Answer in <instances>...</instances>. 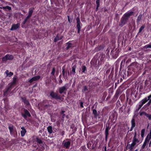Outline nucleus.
I'll return each mask as SVG.
<instances>
[{
    "instance_id": "nucleus-54",
    "label": "nucleus",
    "mask_w": 151,
    "mask_h": 151,
    "mask_svg": "<svg viewBox=\"0 0 151 151\" xmlns=\"http://www.w3.org/2000/svg\"><path fill=\"white\" fill-rule=\"evenodd\" d=\"M110 50V48H108L106 50V55L109 54Z\"/></svg>"
},
{
    "instance_id": "nucleus-7",
    "label": "nucleus",
    "mask_w": 151,
    "mask_h": 151,
    "mask_svg": "<svg viewBox=\"0 0 151 151\" xmlns=\"http://www.w3.org/2000/svg\"><path fill=\"white\" fill-rule=\"evenodd\" d=\"M76 20L77 24L76 27L78 29V33H80L82 24L80 21L79 16L76 18Z\"/></svg>"
},
{
    "instance_id": "nucleus-47",
    "label": "nucleus",
    "mask_w": 151,
    "mask_h": 151,
    "mask_svg": "<svg viewBox=\"0 0 151 151\" xmlns=\"http://www.w3.org/2000/svg\"><path fill=\"white\" fill-rule=\"evenodd\" d=\"M145 98V99H146L147 101L148 100H150V101H151V94L147 97H146Z\"/></svg>"
},
{
    "instance_id": "nucleus-3",
    "label": "nucleus",
    "mask_w": 151,
    "mask_h": 151,
    "mask_svg": "<svg viewBox=\"0 0 151 151\" xmlns=\"http://www.w3.org/2000/svg\"><path fill=\"white\" fill-rule=\"evenodd\" d=\"M41 106L44 110L48 109L51 106V101L47 100H43L41 104Z\"/></svg>"
},
{
    "instance_id": "nucleus-5",
    "label": "nucleus",
    "mask_w": 151,
    "mask_h": 151,
    "mask_svg": "<svg viewBox=\"0 0 151 151\" xmlns=\"http://www.w3.org/2000/svg\"><path fill=\"white\" fill-rule=\"evenodd\" d=\"M22 110L23 112L21 113V115L24 119L26 120L27 117H30L31 116L30 113L27 109L23 108Z\"/></svg>"
},
{
    "instance_id": "nucleus-58",
    "label": "nucleus",
    "mask_w": 151,
    "mask_h": 151,
    "mask_svg": "<svg viewBox=\"0 0 151 151\" xmlns=\"http://www.w3.org/2000/svg\"><path fill=\"white\" fill-rule=\"evenodd\" d=\"M131 62V59H128V60L126 62V64L127 65L129 63Z\"/></svg>"
},
{
    "instance_id": "nucleus-44",
    "label": "nucleus",
    "mask_w": 151,
    "mask_h": 151,
    "mask_svg": "<svg viewBox=\"0 0 151 151\" xmlns=\"http://www.w3.org/2000/svg\"><path fill=\"white\" fill-rule=\"evenodd\" d=\"M35 81H37L40 78V76L39 75L33 77Z\"/></svg>"
},
{
    "instance_id": "nucleus-14",
    "label": "nucleus",
    "mask_w": 151,
    "mask_h": 151,
    "mask_svg": "<svg viewBox=\"0 0 151 151\" xmlns=\"http://www.w3.org/2000/svg\"><path fill=\"white\" fill-rule=\"evenodd\" d=\"M105 47V45L104 44H102L99 46L96 47L95 50L96 51H99L100 50H103Z\"/></svg>"
},
{
    "instance_id": "nucleus-60",
    "label": "nucleus",
    "mask_w": 151,
    "mask_h": 151,
    "mask_svg": "<svg viewBox=\"0 0 151 151\" xmlns=\"http://www.w3.org/2000/svg\"><path fill=\"white\" fill-rule=\"evenodd\" d=\"M107 92H104L103 93V97H104L105 98L106 97V96H107Z\"/></svg>"
},
{
    "instance_id": "nucleus-43",
    "label": "nucleus",
    "mask_w": 151,
    "mask_h": 151,
    "mask_svg": "<svg viewBox=\"0 0 151 151\" xmlns=\"http://www.w3.org/2000/svg\"><path fill=\"white\" fill-rule=\"evenodd\" d=\"M59 40V37L58 34H57L55 38L54 41L55 42H57L58 40Z\"/></svg>"
},
{
    "instance_id": "nucleus-28",
    "label": "nucleus",
    "mask_w": 151,
    "mask_h": 151,
    "mask_svg": "<svg viewBox=\"0 0 151 151\" xmlns=\"http://www.w3.org/2000/svg\"><path fill=\"white\" fill-rule=\"evenodd\" d=\"M47 129L49 134H51L53 132L52 127V126H48L47 128Z\"/></svg>"
},
{
    "instance_id": "nucleus-37",
    "label": "nucleus",
    "mask_w": 151,
    "mask_h": 151,
    "mask_svg": "<svg viewBox=\"0 0 151 151\" xmlns=\"http://www.w3.org/2000/svg\"><path fill=\"white\" fill-rule=\"evenodd\" d=\"M123 81V79L122 78H121L120 80H117V82L115 83V88H116L117 86V85L119 84V83L122 82Z\"/></svg>"
},
{
    "instance_id": "nucleus-41",
    "label": "nucleus",
    "mask_w": 151,
    "mask_h": 151,
    "mask_svg": "<svg viewBox=\"0 0 151 151\" xmlns=\"http://www.w3.org/2000/svg\"><path fill=\"white\" fill-rule=\"evenodd\" d=\"M62 74H63V76L64 77L65 76H67V72H65V69H64V67H62Z\"/></svg>"
},
{
    "instance_id": "nucleus-40",
    "label": "nucleus",
    "mask_w": 151,
    "mask_h": 151,
    "mask_svg": "<svg viewBox=\"0 0 151 151\" xmlns=\"http://www.w3.org/2000/svg\"><path fill=\"white\" fill-rule=\"evenodd\" d=\"M142 15H139L138 17L137 18V23H138L142 19Z\"/></svg>"
},
{
    "instance_id": "nucleus-19",
    "label": "nucleus",
    "mask_w": 151,
    "mask_h": 151,
    "mask_svg": "<svg viewBox=\"0 0 151 151\" xmlns=\"http://www.w3.org/2000/svg\"><path fill=\"white\" fill-rule=\"evenodd\" d=\"M17 82V78L16 77H14L13 78V81L11 83H9L8 84V85H10L12 87H13V86L16 84Z\"/></svg>"
},
{
    "instance_id": "nucleus-34",
    "label": "nucleus",
    "mask_w": 151,
    "mask_h": 151,
    "mask_svg": "<svg viewBox=\"0 0 151 151\" xmlns=\"http://www.w3.org/2000/svg\"><path fill=\"white\" fill-rule=\"evenodd\" d=\"M30 18V17H29L28 16H27L26 17L25 19H24V20L23 22L22 23V26L23 25H24V24H25L26 22H27V20L28 19H29Z\"/></svg>"
},
{
    "instance_id": "nucleus-57",
    "label": "nucleus",
    "mask_w": 151,
    "mask_h": 151,
    "mask_svg": "<svg viewBox=\"0 0 151 151\" xmlns=\"http://www.w3.org/2000/svg\"><path fill=\"white\" fill-rule=\"evenodd\" d=\"M34 81H35L34 80V78L33 77L29 81V82L30 83H32Z\"/></svg>"
},
{
    "instance_id": "nucleus-56",
    "label": "nucleus",
    "mask_w": 151,
    "mask_h": 151,
    "mask_svg": "<svg viewBox=\"0 0 151 151\" xmlns=\"http://www.w3.org/2000/svg\"><path fill=\"white\" fill-rule=\"evenodd\" d=\"M80 104L81 108H83L84 107L83 105V102L82 101H81L80 103Z\"/></svg>"
},
{
    "instance_id": "nucleus-42",
    "label": "nucleus",
    "mask_w": 151,
    "mask_h": 151,
    "mask_svg": "<svg viewBox=\"0 0 151 151\" xmlns=\"http://www.w3.org/2000/svg\"><path fill=\"white\" fill-rule=\"evenodd\" d=\"M8 128L9 130L10 133L11 134H12L13 131V127L12 126V127L9 126Z\"/></svg>"
},
{
    "instance_id": "nucleus-45",
    "label": "nucleus",
    "mask_w": 151,
    "mask_h": 151,
    "mask_svg": "<svg viewBox=\"0 0 151 151\" xmlns=\"http://www.w3.org/2000/svg\"><path fill=\"white\" fill-rule=\"evenodd\" d=\"M88 90V87L86 86L83 87V88L82 89V92H83Z\"/></svg>"
},
{
    "instance_id": "nucleus-1",
    "label": "nucleus",
    "mask_w": 151,
    "mask_h": 151,
    "mask_svg": "<svg viewBox=\"0 0 151 151\" xmlns=\"http://www.w3.org/2000/svg\"><path fill=\"white\" fill-rule=\"evenodd\" d=\"M134 12L132 11H129L125 13L122 17L119 25L121 27L124 26L126 23L131 16L133 15Z\"/></svg>"
},
{
    "instance_id": "nucleus-52",
    "label": "nucleus",
    "mask_w": 151,
    "mask_h": 151,
    "mask_svg": "<svg viewBox=\"0 0 151 151\" xmlns=\"http://www.w3.org/2000/svg\"><path fill=\"white\" fill-rule=\"evenodd\" d=\"M147 114L146 116L148 118V119L150 120H151V114H148L147 113Z\"/></svg>"
},
{
    "instance_id": "nucleus-18",
    "label": "nucleus",
    "mask_w": 151,
    "mask_h": 151,
    "mask_svg": "<svg viewBox=\"0 0 151 151\" xmlns=\"http://www.w3.org/2000/svg\"><path fill=\"white\" fill-rule=\"evenodd\" d=\"M120 91L119 90H117L115 95L114 96V99L116 100L117 99L119 95L120 94Z\"/></svg>"
},
{
    "instance_id": "nucleus-12",
    "label": "nucleus",
    "mask_w": 151,
    "mask_h": 151,
    "mask_svg": "<svg viewBox=\"0 0 151 151\" xmlns=\"http://www.w3.org/2000/svg\"><path fill=\"white\" fill-rule=\"evenodd\" d=\"M150 140L148 139V137H146L143 145L141 147V149H143L145 148L146 146L147 147Z\"/></svg>"
},
{
    "instance_id": "nucleus-55",
    "label": "nucleus",
    "mask_w": 151,
    "mask_h": 151,
    "mask_svg": "<svg viewBox=\"0 0 151 151\" xmlns=\"http://www.w3.org/2000/svg\"><path fill=\"white\" fill-rule=\"evenodd\" d=\"M86 148L85 146H82L81 147V151H85Z\"/></svg>"
},
{
    "instance_id": "nucleus-26",
    "label": "nucleus",
    "mask_w": 151,
    "mask_h": 151,
    "mask_svg": "<svg viewBox=\"0 0 151 151\" xmlns=\"http://www.w3.org/2000/svg\"><path fill=\"white\" fill-rule=\"evenodd\" d=\"M81 68L82 70L81 73L82 74L83 73H86L87 72L86 67L85 65H83L81 66Z\"/></svg>"
},
{
    "instance_id": "nucleus-9",
    "label": "nucleus",
    "mask_w": 151,
    "mask_h": 151,
    "mask_svg": "<svg viewBox=\"0 0 151 151\" xmlns=\"http://www.w3.org/2000/svg\"><path fill=\"white\" fill-rule=\"evenodd\" d=\"M14 56L13 55H11L7 54L4 57L2 58V61L3 62L6 61L7 60H12Z\"/></svg>"
},
{
    "instance_id": "nucleus-50",
    "label": "nucleus",
    "mask_w": 151,
    "mask_h": 151,
    "mask_svg": "<svg viewBox=\"0 0 151 151\" xmlns=\"http://www.w3.org/2000/svg\"><path fill=\"white\" fill-rule=\"evenodd\" d=\"M146 137H148V139L150 140L151 139V131H150L149 134H148Z\"/></svg>"
},
{
    "instance_id": "nucleus-10",
    "label": "nucleus",
    "mask_w": 151,
    "mask_h": 151,
    "mask_svg": "<svg viewBox=\"0 0 151 151\" xmlns=\"http://www.w3.org/2000/svg\"><path fill=\"white\" fill-rule=\"evenodd\" d=\"M8 86L7 88H6L4 91V96L6 97L8 95V92H10L12 88V87L10 85H8Z\"/></svg>"
},
{
    "instance_id": "nucleus-59",
    "label": "nucleus",
    "mask_w": 151,
    "mask_h": 151,
    "mask_svg": "<svg viewBox=\"0 0 151 151\" xmlns=\"http://www.w3.org/2000/svg\"><path fill=\"white\" fill-rule=\"evenodd\" d=\"M111 129V127H110L109 126L106 125L105 128V130H109Z\"/></svg>"
},
{
    "instance_id": "nucleus-53",
    "label": "nucleus",
    "mask_w": 151,
    "mask_h": 151,
    "mask_svg": "<svg viewBox=\"0 0 151 151\" xmlns=\"http://www.w3.org/2000/svg\"><path fill=\"white\" fill-rule=\"evenodd\" d=\"M109 131L108 130H105V136H108L109 134Z\"/></svg>"
},
{
    "instance_id": "nucleus-35",
    "label": "nucleus",
    "mask_w": 151,
    "mask_h": 151,
    "mask_svg": "<svg viewBox=\"0 0 151 151\" xmlns=\"http://www.w3.org/2000/svg\"><path fill=\"white\" fill-rule=\"evenodd\" d=\"M145 132V129H142L141 132V136L142 138V140L144 138V134Z\"/></svg>"
},
{
    "instance_id": "nucleus-25",
    "label": "nucleus",
    "mask_w": 151,
    "mask_h": 151,
    "mask_svg": "<svg viewBox=\"0 0 151 151\" xmlns=\"http://www.w3.org/2000/svg\"><path fill=\"white\" fill-rule=\"evenodd\" d=\"M76 65H73L72 67V70L70 72V73L73 75H75L76 73Z\"/></svg>"
},
{
    "instance_id": "nucleus-31",
    "label": "nucleus",
    "mask_w": 151,
    "mask_h": 151,
    "mask_svg": "<svg viewBox=\"0 0 151 151\" xmlns=\"http://www.w3.org/2000/svg\"><path fill=\"white\" fill-rule=\"evenodd\" d=\"M126 61V59H124L123 60L121 63V65L120 66V69H121L122 68H123L124 66L125 63Z\"/></svg>"
},
{
    "instance_id": "nucleus-51",
    "label": "nucleus",
    "mask_w": 151,
    "mask_h": 151,
    "mask_svg": "<svg viewBox=\"0 0 151 151\" xmlns=\"http://www.w3.org/2000/svg\"><path fill=\"white\" fill-rule=\"evenodd\" d=\"M146 115H147V113L145 111H142V112H141L140 114V116H142L143 115H145V116H146Z\"/></svg>"
},
{
    "instance_id": "nucleus-27",
    "label": "nucleus",
    "mask_w": 151,
    "mask_h": 151,
    "mask_svg": "<svg viewBox=\"0 0 151 151\" xmlns=\"http://www.w3.org/2000/svg\"><path fill=\"white\" fill-rule=\"evenodd\" d=\"M65 112V111H62L60 112V116L61 117L62 120H64V119L65 116V114H64Z\"/></svg>"
},
{
    "instance_id": "nucleus-15",
    "label": "nucleus",
    "mask_w": 151,
    "mask_h": 151,
    "mask_svg": "<svg viewBox=\"0 0 151 151\" xmlns=\"http://www.w3.org/2000/svg\"><path fill=\"white\" fill-rule=\"evenodd\" d=\"M140 141L139 139H138L137 137H133V140H132V143L134 146H135L136 144L137 143H138Z\"/></svg>"
},
{
    "instance_id": "nucleus-32",
    "label": "nucleus",
    "mask_w": 151,
    "mask_h": 151,
    "mask_svg": "<svg viewBox=\"0 0 151 151\" xmlns=\"http://www.w3.org/2000/svg\"><path fill=\"white\" fill-rule=\"evenodd\" d=\"M100 55L99 57V58L101 61H102L104 58H105V55L103 53H101L100 54Z\"/></svg>"
},
{
    "instance_id": "nucleus-46",
    "label": "nucleus",
    "mask_w": 151,
    "mask_h": 151,
    "mask_svg": "<svg viewBox=\"0 0 151 151\" xmlns=\"http://www.w3.org/2000/svg\"><path fill=\"white\" fill-rule=\"evenodd\" d=\"M145 25H142L139 28V31L138 32V33H141L142 31L143 30V29L145 28Z\"/></svg>"
},
{
    "instance_id": "nucleus-64",
    "label": "nucleus",
    "mask_w": 151,
    "mask_h": 151,
    "mask_svg": "<svg viewBox=\"0 0 151 151\" xmlns=\"http://www.w3.org/2000/svg\"><path fill=\"white\" fill-rule=\"evenodd\" d=\"M68 21L70 22V23L71 22H72V21H71L70 19V17H69V16H68Z\"/></svg>"
},
{
    "instance_id": "nucleus-24",
    "label": "nucleus",
    "mask_w": 151,
    "mask_h": 151,
    "mask_svg": "<svg viewBox=\"0 0 151 151\" xmlns=\"http://www.w3.org/2000/svg\"><path fill=\"white\" fill-rule=\"evenodd\" d=\"M70 128L72 129V134H73L75 133L76 131L77 128L73 124H72L70 126Z\"/></svg>"
},
{
    "instance_id": "nucleus-6",
    "label": "nucleus",
    "mask_w": 151,
    "mask_h": 151,
    "mask_svg": "<svg viewBox=\"0 0 151 151\" xmlns=\"http://www.w3.org/2000/svg\"><path fill=\"white\" fill-rule=\"evenodd\" d=\"M50 96L51 97L52 99H55L56 100H61V97L60 95L55 92L54 91L50 92Z\"/></svg>"
},
{
    "instance_id": "nucleus-13",
    "label": "nucleus",
    "mask_w": 151,
    "mask_h": 151,
    "mask_svg": "<svg viewBox=\"0 0 151 151\" xmlns=\"http://www.w3.org/2000/svg\"><path fill=\"white\" fill-rule=\"evenodd\" d=\"M68 88L66 87L65 86H64L59 88V92L60 93L62 94L63 93L65 94L66 91L67 90Z\"/></svg>"
},
{
    "instance_id": "nucleus-4",
    "label": "nucleus",
    "mask_w": 151,
    "mask_h": 151,
    "mask_svg": "<svg viewBox=\"0 0 151 151\" xmlns=\"http://www.w3.org/2000/svg\"><path fill=\"white\" fill-rule=\"evenodd\" d=\"M121 49L119 48L113 49L110 53V55L113 58L116 59L119 56Z\"/></svg>"
},
{
    "instance_id": "nucleus-17",
    "label": "nucleus",
    "mask_w": 151,
    "mask_h": 151,
    "mask_svg": "<svg viewBox=\"0 0 151 151\" xmlns=\"http://www.w3.org/2000/svg\"><path fill=\"white\" fill-rule=\"evenodd\" d=\"M134 146L132 143L130 145L127 144L126 147V150L129 149L131 151L133 150Z\"/></svg>"
},
{
    "instance_id": "nucleus-48",
    "label": "nucleus",
    "mask_w": 151,
    "mask_h": 151,
    "mask_svg": "<svg viewBox=\"0 0 151 151\" xmlns=\"http://www.w3.org/2000/svg\"><path fill=\"white\" fill-rule=\"evenodd\" d=\"M145 47L146 49L148 48H151V43H150L149 44L145 45Z\"/></svg>"
},
{
    "instance_id": "nucleus-33",
    "label": "nucleus",
    "mask_w": 151,
    "mask_h": 151,
    "mask_svg": "<svg viewBox=\"0 0 151 151\" xmlns=\"http://www.w3.org/2000/svg\"><path fill=\"white\" fill-rule=\"evenodd\" d=\"M33 12V9L32 8H30L29 10L28 14L27 16L30 17L32 15Z\"/></svg>"
},
{
    "instance_id": "nucleus-38",
    "label": "nucleus",
    "mask_w": 151,
    "mask_h": 151,
    "mask_svg": "<svg viewBox=\"0 0 151 151\" xmlns=\"http://www.w3.org/2000/svg\"><path fill=\"white\" fill-rule=\"evenodd\" d=\"M131 126L132 127H134L135 126V119L134 118H132L131 120Z\"/></svg>"
},
{
    "instance_id": "nucleus-49",
    "label": "nucleus",
    "mask_w": 151,
    "mask_h": 151,
    "mask_svg": "<svg viewBox=\"0 0 151 151\" xmlns=\"http://www.w3.org/2000/svg\"><path fill=\"white\" fill-rule=\"evenodd\" d=\"M55 68L54 67L52 69V71L51 73V74L53 76H54L55 75Z\"/></svg>"
},
{
    "instance_id": "nucleus-20",
    "label": "nucleus",
    "mask_w": 151,
    "mask_h": 151,
    "mask_svg": "<svg viewBox=\"0 0 151 151\" xmlns=\"http://www.w3.org/2000/svg\"><path fill=\"white\" fill-rule=\"evenodd\" d=\"M92 113L93 114L94 118L96 119L97 116L99 115V113L97 114L96 110L95 109H93L92 110Z\"/></svg>"
},
{
    "instance_id": "nucleus-22",
    "label": "nucleus",
    "mask_w": 151,
    "mask_h": 151,
    "mask_svg": "<svg viewBox=\"0 0 151 151\" xmlns=\"http://www.w3.org/2000/svg\"><path fill=\"white\" fill-rule=\"evenodd\" d=\"M0 8L3 9L6 11L11 10L12 9L11 7L8 6H3V7H0Z\"/></svg>"
},
{
    "instance_id": "nucleus-29",
    "label": "nucleus",
    "mask_w": 151,
    "mask_h": 151,
    "mask_svg": "<svg viewBox=\"0 0 151 151\" xmlns=\"http://www.w3.org/2000/svg\"><path fill=\"white\" fill-rule=\"evenodd\" d=\"M51 3L52 4H54L55 6H59V3L58 2V1L57 0H54L53 1H51Z\"/></svg>"
},
{
    "instance_id": "nucleus-61",
    "label": "nucleus",
    "mask_w": 151,
    "mask_h": 151,
    "mask_svg": "<svg viewBox=\"0 0 151 151\" xmlns=\"http://www.w3.org/2000/svg\"><path fill=\"white\" fill-rule=\"evenodd\" d=\"M129 104L131 106L132 105V100L131 99L129 100Z\"/></svg>"
},
{
    "instance_id": "nucleus-63",
    "label": "nucleus",
    "mask_w": 151,
    "mask_h": 151,
    "mask_svg": "<svg viewBox=\"0 0 151 151\" xmlns=\"http://www.w3.org/2000/svg\"><path fill=\"white\" fill-rule=\"evenodd\" d=\"M100 0H96V4H100Z\"/></svg>"
},
{
    "instance_id": "nucleus-30",
    "label": "nucleus",
    "mask_w": 151,
    "mask_h": 151,
    "mask_svg": "<svg viewBox=\"0 0 151 151\" xmlns=\"http://www.w3.org/2000/svg\"><path fill=\"white\" fill-rule=\"evenodd\" d=\"M66 45H67V47L66 48L67 50H68L70 48L72 47V43L70 42V41L67 42L66 43Z\"/></svg>"
},
{
    "instance_id": "nucleus-11",
    "label": "nucleus",
    "mask_w": 151,
    "mask_h": 151,
    "mask_svg": "<svg viewBox=\"0 0 151 151\" xmlns=\"http://www.w3.org/2000/svg\"><path fill=\"white\" fill-rule=\"evenodd\" d=\"M22 101L27 106L30 105V104L28 99H27L26 97H21Z\"/></svg>"
},
{
    "instance_id": "nucleus-39",
    "label": "nucleus",
    "mask_w": 151,
    "mask_h": 151,
    "mask_svg": "<svg viewBox=\"0 0 151 151\" xmlns=\"http://www.w3.org/2000/svg\"><path fill=\"white\" fill-rule=\"evenodd\" d=\"M36 142H37V143L38 144H42L43 143L42 141L39 138L37 137L36 138Z\"/></svg>"
},
{
    "instance_id": "nucleus-16",
    "label": "nucleus",
    "mask_w": 151,
    "mask_h": 151,
    "mask_svg": "<svg viewBox=\"0 0 151 151\" xmlns=\"http://www.w3.org/2000/svg\"><path fill=\"white\" fill-rule=\"evenodd\" d=\"M19 27V25L18 24H14L12 25L10 29L12 31L18 28Z\"/></svg>"
},
{
    "instance_id": "nucleus-21",
    "label": "nucleus",
    "mask_w": 151,
    "mask_h": 151,
    "mask_svg": "<svg viewBox=\"0 0 151 151\" xmlns=\"http://www.w3.org/2000/svg\"><path fill=\"white\" fill-rule=\"evenodd\" d=\"M147 101L146 100V99H145V98L142 100L140 102L139 104V106L140 107H142L143 106V105L146 103L147 102Z\"/></svg>"
},
{
    "instance_id": "nucleus-8",
    "label": "nucleus",
    "mask_w": 151,
    "mask_h": 151,
    "mask_svg": "<svg viewBox=\"0 0 151 151\" xmlns=\"http://www.w3.org/2000/svg\"><path fill=\"white\" fill-rule=\"evenodd\" d=\"M70 139H66L65 140H64L62 142V145L63 147L66 149L69 148L70 145Z\"/></svg>"
},
{
    "instance_id": "nucleus-2",
    "label": "nucleus",
    "mask_w": 151,
    "mask_h": 151,
    "mask_svg": "<svg viewBox=\"0 0 151 151\" xmlns=\"http://www.w3.org/2000/svg\"><path fill=\"white\" fill-rule=\"evenodd\" d=\"M140 67L138 63L134 62L132 63L128 66V70L134 72H137L140 69Z\"/></svg>"
},
{
    "instance_id": "nucleus-62",
    "label": "nucleus",
    "mask_w": 151,
    "mask_h": 151,
    "mask_svg": "<svg viewBox=\"0 0 151 151\" xmlns=\"http://www.w3.org/2000/svg\"><path fill=\"white\" fill-rule=\"evenodd\" d=\"M65 132L64 131H63L61 133V135L62 136H63L65 134Z\"/></svg>"
},
{
    "instance_id": "nucleus-36",
    "label": "nucleus",
    "mask_w": 151,
    "mask_h": 151,
    "mask_svg": "<svg viewBox=\"0 0 151 151\" xmlns=\"http://www.w3.org/2000/svg\"><path fill=\"white\" fill-rule=\"evenodd\" d=\"M5 73L6 74L7 76H9V77H10L12 76L13 74V73L11 72H9V71L8 70H6L5 72Z\"/></svg>"
},
{
    "instance_id": "nucleus-23",
    "label": "nucleus",
    "mask_w": 151,
    "mask_h": 151,
    "mask_svg": "<svg viewBox=\"0 0 151 151\" xmlns=\"http://www.w3.org/2000/svg\"><path fill=\"white\" fill-rule=\"evenodd\" d=\"M21 129L22 130L21 131V136L22 137H23L25 135L27 131L24 127H21Z\"/></svg>"
}]
</instances>
